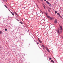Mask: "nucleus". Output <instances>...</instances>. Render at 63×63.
Instances as JSON below:
<instances>
[{"label":"nucleus","mask_w":63,"mask_h":63,"mask_svg":"<svg viewBox=\"0 0 63 63\" xmlns=\"http://www.w3.org/2000/svg\"><path fill=\"white\" fill-rule=\"evenodd\" d=\"M4 6L6 8H8V7H7L5 5H4Z\"/></svg>","instance_id":"13"},{"label":"nucleus","mask_w":63,"mask_h":63,"mask_svg":"<svg viewBox=\"0 0 63 63\" xmlns=\"http://www.w3.org/2000/svg\"><path fill=\"white\" fill-rule=\"evenodd\" d=\"M42 5L43 7L45 9H46V6H45V5L44 4V3L42 4Z\"/></svg>","instance_id":"4"},{"label":"nucleus","mask_w":63,"mask_h":63,"mask_svg":"<svg viewBox=\"0 0 63 63\" xmlns=\"http://www.w3.org/2000/svg\"><path fill=\"white\" fill-rule=\"evenodd\" d=\"M39 41V42H40V43H42V42L40 40Z\"/></svg>","instance_id":"12"},{"label":"nucleus","mask_w":63,"mask_h":63,"mask_svg":"<svg viewBox=\"0 0 63 63\" xmlns=\"http://www.w3.org/2000/svg\"><path fill=\"white\" fill-rule=\"evenodd\" d=\"M63 18H62V19H63Z\"/></svg>","instance_id":"36"},{"label":"nucleus","mask_w":63,"mask_h":63,"mask_svg":"<svg viewBox=\"0 0 63 63\" xmlns=\"http://www.w3.org/2000/svg\"><path fill=\"white\" fill-rule=\"evenodd\" d=\"M57 31L58 33V34H59L60 33H61L62 31V26H60V29L57 30Z\"/></svg>","instance_id":"1"},{"label":"nucleus","mask_w":63,"mask_h":63,"mask_svg":"<svg viewBox=\"0 0 63 63\" xmlns=\"http://www.w3.org/2000/svg\"><path fill=\"white\" fill-rule=\"evenodd\" d=\"M14 13L15 14L16 13V12H15Z\"/></svg>","instance_id":"29"},{"label":"nucleus","mask_w":63,"mask_h":63,"mask_svg":"<svg viewBox=\"0 0 63 63\" xmlns=\"http://www.w3.org/2000/svg\"><path fill=\"white\" fill-rule=\"evenodd\" d=\"M57 19H56L54 21V23H57Z\"/></svg>","instance_id":"5"},{"label":"nucleus","mask_w":63,"mask_h":63,"mask_svg":"<svg viewBox=\"0 0 63 63\" xmlns=\"http://www.w3.org/2000/svg\"><path fill=\"white\" fill-rule=\"evenodd\" d=\"M20 23H21V24H22V23L21 22H20Z\"/></svg>","instance_id":"21"},{"label":"nucleus","mask_w":63,"mask_h":63,"mask_svg":"<svg viewBox=\"0 0 63 63\" xmlns=\"http://www.w3.org/2000/svg\"><path fill=\"white\" fill-rule=\"evenodd\" d=\"M50 20H53V19H54V18L53 17H50Z\"/></svg>","instance_id":"6"},{"label":"nucleus","mask_w":63,"mask_h":63,"mask_svg":"<svg viewBox=\"0 0 63 63\" xmlns=\"http://www.w3.org/2000/svg\"><path fill=\"white\" fill-rule=\"evenodd\" d=\"M5 31H7V29H5Z\"/></svg>","instance_id":"17"},{"label":"nucleus","mask_w":63,"mask_h":63,"mask_svg":"<svg viewBox=\"0 0 63 63\" xmlns=\"http://www.w3.org/2000/svg\"><path fill=\"white\" fill-rule=\"evenodd\" d=\"M10 12L11 13V14H12L13 13H12V12H11V11H10Z\"/></svg>","instance_id":"25"},{"label":"nucleus","mask_w":63,"mask_h":63,"mask_svg":"<svg viewBox=\"0 0 63 63\" xmlns=\"http://www.w3.org/2000/svg\"><path fill=\"white\" fill-rule=\"evenodd\" d=\"M62 17H61V18H62Z\"/></svg>","instance_id":"33"},{"label":"nucleus","mask_w":63,"mask_h":63,"mask_svg":"<svg viewBox=\"0 0 63 63\" xmlns=\"http://www.w3.org/2000/svg\"><path fill=\"white\" fill-rule=\"evenodd\" d=\"M55 14H57V11H55Z\"/></svg>","instance_id":"16"},{"label":"nucleus","mask_w":63,"mask_h":63,"mask_svg":"<svg viewBox=\"0 0 63 63\" xmlns=\"http://www.w3.org/2000/svg\"><path fill=\"white\" fill-rule=\"evenodd\" d=\"M48 10L49 12H50V10H51V9L50 8H48Z\"/></svg>","instance_id":"3"},{"label":"nucleus","mask_w":63,"mask_h":63,"mask_svg":"<svg viewBox=\"0 0 63 63\" xmlns=\"http://www.w3.org/2000/svg\"><path fill=\"white\" fill-rule=\"evenodd\" d=\"M57 15H58L59 16H60V14H59V13H57Z\"/></svg>","instance_id":"11"},{"label":"nucleus","mask_w":63,"mask_h":63,"mask_svg":"<svg viewBox=\"0 0 63 63\" xmlns=\"http://www.w3.org/2000/svg\"><path fill=\"white\" fill-rule=\"evenodd\" d=\"M1 47H0V48Z\"/></svg>","instance_id":"32"},{"label":"nucleus","mask_w":63,"mask_h":63,"mask_svg":"<svg viewBox=\"0 0 63 63\" xmlns=\"http://www.w3.org/2000/svg\"><path fill=\"white\" fill-rule=\"evenodd\" d=\"M16 15V16H18V15H17V13H16L15 14Z\"/></svg>","instance_id":"14"},{"label":"nucleus","mask_w":63,"mask_h":63,"mask_svg":"<svg viewBox=\"0 0 63 63\" xmlns=\"http://www.w3.org/2000/svg\"><path fill=\"white\" fill-rule=\"evenodd\" d=\"M17 21H19V20L17 19Z\"/></svg>","instance_id":"28"},{"label":"nucleus","mask_w":63,"mask_h":63,"mask_svg":"<svg viewBox=\"0 0 63 63\" xmlns=\"http://www.w3.org/2000/svg\"><path fill=\"white\" fill-rule=\"evenodd\" d=\"M45 48H46V49H48V48H47V46H46L45 47Z\"/></svg>","instance_id":"15"},{"label":"nucleus","mask_w":63,"mask_h":63,"mask_svg":"<svg viewBox=\"0 0 63 63\" xmlns=\"http://www.w3.org/2000/svg\"><path fill=\"white\" fill-rule=\"evenodd\" d=\"M38 41H40V39H39V38L38 39Z\"/></svg>","instance_id":"24"},{"label":"nucleus","mask_w":63,"mask_h":63,"mask_svg":"<svg viewBox=\"0 0 63 63\" xmlns=\"http://www.w3.org/2000/svg\"><path fill=\"white\" fill-rule=\"evenodd\" d=\"M41 1H43V0H41Z\"/></svg>","instance_id":"31"},{"label":"nucleus","mask_w":63,"mask_h":63,"mask_svg":"<svg viewBox=\"0 0 63 63\" xmlns=\"http://www.w3.org/2000/svg\"><path fill=\"white\" fill-rule=\"evenodd\" d=\"M45 15H46V16H47V13Z\"/></svg>","instance_id":"19"},{"label":"nucleus","mask_w":63,"mask_h":63,"mask_svg":"<svg viewBox=\"0 0 63 63\" xmlns=\"http://www.w3.org/2000/svg\"><path fill=\"white\" fill-rule=\"evenodd\" d=\"M60 16V17H61V16H60V15L59 16Z\"/></svg>","instance_id":"26"},{"label":"nucleus","mask_w":63,"mask_h":63,"mask_svg":"<svg viewBox=\"0 0 63 63\" xmlns=\"http://www.w3.org/2000/svg\"><path fill=\"white\" fill-rule=\"evenodd\" d=\"M37 7H38V5H37Z\"/></svg>","instance_id":"35"},{"label":"nucleus","mask_w":63,"mask_h":63,"mask_svg":"<svg viewBox=\"0 0 63 63\" xmlns=\"http://www.w3.org/2000/svg\"><path fill=\"white\" fill-rule=\"evenodd\" d=\"M51 62H54V61H53V60H51Z\"/></svg>","instance_id":"9"},{"label":"nucleus","mask_w":63,"mask_h":63,"mask_svg":"<svg viewBox=\"0 0 63 63\" xmlns=\"http://www.w3.org/2000/svg\"><path fill=\"white\" fill-rule=\"evenodd\" d=\"M46 2L48 4L49 6H50V7H51V4H50V3H49L48 2V1H46Z\"/></svg>","instance_id":"2"},{"label":"nucleus","mask_w":63,"mask_h":63,"mask_svg":"<svg viewBox=\"0 0 63 63\" xmlns=\"http://www.w3.org/2000/svg\"><path fill=\"white\" fill-rule=\"evenodd\" d=\"M47 18H50V16H47Z\"/></svg>","instance_id":"7"},{"label":"nucleus","mask_w":63,"mask_h":63,"mask_svg":"<svg viewBox=\"0 0 63 63\" xmlns=\"http://www.w3.org/2000/svg\"><path fill=\"white\" fill-rule=\"evenodd\" d=\"M51 58H49V60H51Z\"/></svg>","instance_id":"18"},{"label":"nucleus","mask_w":63,"mask_h":63,"mask_svg":"<svg viewBox=\"0 0 63 63\" xmlns=\"http://www.w3.org/2000/svg\"><path fill=\"white\" fill-rule=\"evenodd\" d=\"M44 0V1H46V0Z\"/></svg>","instance_id":"27"},{"label":"nucleus","mask_w":63,"mask_h":63,"mask_svg":"<svg viewBox=\"0 0 63 63\" xmlns=\"http://www.w3.org/2000/svg\"><path fill=\"white\" fill-rule=\"evenodd\" d=\"M42 46L44 48H45V46H44L43 45H42Z\"/></svg>","instance_id":"8"},{"label":"nucleus","mask_w":63,"mask_h":63,"mask_svg":"<svg viewBox=\"0 0 63 63\" xmlns=\"http://www.w3.org/2000/svg\"><path fill=\"white\" fill-rule=\"evenodd\" d=\"M9 11L10 12H11V11L9 9H8Z\"/></svg>","instance_id":"23"},{"label":"nucleus","mask_w":63,"mask_h":63,"mask_svg":"<svg viewBox=\"0 0 63 63\" xmlns=\"http://www.w3.org/2000/svg\"><path fill=\"white\" fill-rule=\"evenodd\" d=\"M55 63L54 62V63Z\"/></svg>","instance_id":"34"},{"label":"nucleus","mask_w":63,"mask_h":63,"mask_svg":"<svg viewBox=\"0 0 63 63\" xmlns=\"http://www.w3.org/2000/svg\"><path fill=\"white\" fill-rule=\"evenodd\" d=\"M12 15H13V16H14V14L13 13H12Z\"/></svg>","instance_id":"20"},{"label":"nucleus","mask_w":63,"mask_h":63,"mask_svg":"<svg viewBox=\"0 0 63 63\" xmlns=\"http://www.w3.org/2000/svg\"><path fill=\"white\" fill-rule=\"evenodd\" d=\"M0 34H2V32H1V31H0Z\"/></svg>","instance_id":"22"},{"label":"nucleus","mask_w":63,"mask_h":63,"mask_svg":"<svg viewBox=\"0 0 63 63\" xmlns=\"http://www.w3.org/2000/svg\"><path fill=\"white\" fill-rule=\"evenodd\" d=\"M37 44H39V43H37Z\"/></svg>","instance_id":"30"},{"label":"nucleus","mask_w":63,"mask_h":63,"mask_svg":"<svg viewBox=\"0 0 63 63\" xmlns=\"http://www.w3.org/2000/svg\"><path fill=\"white\" fill-rule=\"evenodd\" d=\"M47 51H48V52H49V50H48V49H47Z\"/></svg>","instance_id":"10"}]
</instances>
